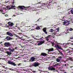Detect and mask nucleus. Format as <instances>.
I'll list each match as a JSON object with an SVG mask.
<instances>
[{"instance_id":"obj_5","label":"nucleus","mask_w":73,"mask_h":73,"mask_svg":"<svg viewBox=\"0 0 73 73\" xmlns=\"http://www.w3.org/2000/svg\"><path fill=\"white\" fill-rule=\"evenodd\" d=\"M8 63L9 64H10V65H13V66H16V64L14 62H13L11 61H9L8 62Z\"/></svg>"},{"instance_id":"obj_11","label":"nucleus","mask_w":73,"mask_h":73,"mask_svg":"<svg viewBox=\"0 0 73 73\" xmlns=\"http://www.w3.org/2000/svg\"><path fill=\"white\" fill-rule=\"evenodd\" d=\"M44 41H41L40 42V43H39L37 45H41L42 44H44Z\"/></svg>"},{"instance_id":"obj_52","label":"nucleus","mask_w":73,"mask_h":73,"mask_svg":"<svg viewBox=\"0 0 73 73\" xmlns=\"http://www.w3.org/2000/svg\"><path fill=\"white\" fill-rule=\"evenodd\" d=\"M5 16H6V17H7V16H8V15L7 14H6L5 15Z\"/></svg>"},{"instance_id":"obj_47","label":"nucleus","mask_w":73,"mask_h":73,"mask_svg":"<svg viewBox=\"0 0 73 73\" xmlns=\"http://www.w3.org/2000/svg\"><path fill=\"white\" fill-rule=\"evenodd\" d=\"M23 24V25H24V23L23 22L22 23V24Z\"/></svg>"},{"instance_id":"obj_26","label":"nucleus","mask_w":73,"mask_h":73,"mask_svg":"<svg viewBox=\"0 0 73 73\" xmlns=\"http://www.w3.org/2000/svg\"><path fill=\"white\" fill-rule=\"evenodd\" d=\"M11 7V9H13V8H15V6L12 5Z\"/></svg>"},{"instance_id":"obj_22","label":"nucleus","mask_w":73,"mask_h":73,"mask_svg":"<svg viewBox=\"0 0 73 73\" xmlns=\"http://www.w3.org/2000/svg\"><path fill=\"white\" fill-rule=\"evenodd\" d=\"M69 59L71 61L73 62V59H72V58H69Z\"/></svg>"},{"instance_id":"obj_63","label":"nucleus","mask_w":73,"mask_h":73,"mask_svg":"<svg viewBox=\"0 0 73 73\" xmlns=\"http://www.w3.org/2000/svg\"><path fill=\"white\" fill-rule=\"evenodd\" d=\"M1 45L2 46H3V44H1Z\"/></svg>"},{"instance_id":"obj_32","label":"nucleus","mask_w":73,"mask_h":73,"mask_svg":"<svg viewBox=\"0 0 73 73\" xmlns=\"http://www.w3.org/2000/svg\"><path fill=\"white\" fill-rule=\"evenodd\" d=\"M15 36H16V37H18H18H19V36H18L17 35H16V34H15Z\"/></svg>"},{"instance_id":"obj_20","label":"nucleus","mask_w":73,"mask_h":73,"mask_svg":"<svg viewBox=\"0 0 73 73\" xmlns=\"http://www.w3.org/2000/svg\"><path fill=\"white\" fill-rule=\"evenodd\" d=\"M59 29H60L59 28H58L56 30H55L56 32H59Z\"/></svg>"},{"instance_id":"obj_38","label":"nucleus","mask_w":73,"mask_h":73,"mask_svg":"<svg viewBox=\"0 0 73 73\" xmlns=\"http://www.w3.org/2000/svg\"><path fill=\"white\" fill-rule=\"evenodd\" d=\"M70 12H71V13H72V15H73V11L71 10Z\"/></svg>"},{"instance_id":"obj_45","label":"nucleus","mask_w":73,"mask_h":73,"mask_svg":"<svg viewBox=\"0 0 73 73\" xmlns=\"http://www.w3.org/2000/svg\"><path fill=\"white\" fill-rule=\"evenodd\" d=\"M36 71H33V73H36Z\"/></svg>"},{"instance_id":"obj_60","label":"nucleus","mask_w":73,"mask_h":73,"mask_svg":"<svg viewBox=\"0 0 73 73\" xmlns=\"http://www.w3.org/2000/svg\"><path fill=\"white\" fill-rule=\"evenodd\" d=\"M13 16H16V15H13Z\"/></svg>"},{"instance_id":"obj_56","label":"nucleus","mask_w":73,"mask_h":73,"mask_svg":"<svg viewBox=\"0 0 73 73\" xmlns=\"http://www.w3.org/2000/svg\"><path fill=\"white\" fill-rule=\"evenodd\" d=\"M64 66H66V64H65V65H64Z\"/></svg>"},{"instance_id":"obj_40","label":"nucleus","mask_w":73,"mask_h":73,"mask_svg":"<svg viewBox=\"0 0 73 73\" xmlns=\"http://www.w3.org/2000/svg\"><path fill=\"white\" fill-rule=\"evenodd\" d=\"M26 43H27V42L25 41V42H24V44H26Z\"/></svg>"},{"instance_id":"obj_14","label":"nucleus","mask_w":73,"mask_h":73,"mask_svg":"<svg viewBox=\"0 0 73 73\" xmlns=\"http://www.w3.org/2000/svg\"><path fill=\"white\" fill-rule=\"evenodd\" d=\"M30 59L33 62V61H35V58L33 57H32V58H30Z\"/></svg>"},{"instance_id":"obj_30","label":"nucleus","mask_w":73,"mask_h":73,"mask_svg":"<svg viewBox=\"0 0 73 73\" xmlns=\"http://www.w3.org/2000/svg\"><path fill=\"white\" fill-rule=\"evenodd\" d=\"M7 35H9L10 33H11L10 32H7Z\"/></svg>"},{"instance_id":"obj_64","label":"nucleus","mask_w":73,"mask_h":73,"mask_svg":"<svg viewBox=\"0 0 73 73\" xmlns=\"http://www.w3.org/2000/svg\"><path fill=\"white\" fill-rule=\"evenodd\" d=\"M39 21V19H38L37 21Z\"/></svg>"},{"instance_id":"obj_2","label":"nucleus","mask_w":73,"mask_h":73,"mask_svg":"<svg viewBox=\"0 0 73 73\" xmlns=\"http://www.w3.org/2000/svg\"><path fill=\"white\" fill-rule=\"evenodd\" d=\"M40 63L37 62H34L33 64L31 63V67L32 66H34V67H37L40 65Z\"/></svg>"},{"instance_id":"obj_37","label":"nucleus","mask_w":73,"mask_h":73,"mask_svg":"<svg viewBox=\"0 0 73 73\" xmlns=\"http://www.w3.org/2000/svg\"><path fill=\"white\" fill-rule=\"evenodd\" d=\"M22 40H23V41H25V40H27V39H23L22 38Z\"/></svg>"},{"instance_id":"obj_17","label":"nucleus","mask_w":73,"mask_h":73,"mask_svg":"<svg viewBox=\"0 0 73 73\" xmlns=\"http://www.w3.org/2000/svg\"><path fill=\"white\" fill-rule=\"evenodd\" d=\"M68 22H69V21H66V22H63V25H66V24L68 23Z\"/></svg>"},{"instance_id":"obj_49","label":"nucleus","mask_w":73,"mask_h":73,"mask_svg":"<svg viewBox=\"0 0 73 73\" xmlns=\"http://www.w3.org/2000/svg\"><path fill=\"white\" fill-rule=\"evenodd\" d=\"M69 49H68L66 50V51H69Z\"/></svg>"},{"instance_id":"obj_59","label":"nucleus","mask_w":73,"mask_h":73,"mask_svg":"<svg viewBox=\"0 0 73 73\" xmlns=\"http://www.w3.org/2000/svg\"><path fill=\"white\" fill-rule=\"evenodd\" d=\"M71 11H73V8L72 9H71Z\"/></svg>"},{"instance_id":"obj_39","label":"nucleus","mask_w":73,"mask_h":73,"mask_svg":"<svg viewBox=\"0 0 73 73\" xmlns=\"http://www.w3.org/2000/svg\"><path fill=\"white\" fill-rule=\"evenodd\" d=\"M9 70H13L12 69V68H9Z\"/></svg>"},{"instance_id":"obj_28","label":"nucleus","mask_w":73,"mask_h":73,"mask_svg":"<svg viewBox=\"0 0 73 73\" xmlns=\"http://www.w3.org/2000/svg\"><path fill=\"white\" fill-rule=\"evenodd\" d=\"M18 38H19V39H21V40H22V38H23V36H22L21 37H19V36H18Z\"/></svg>"},{"instance_id":"obj_19","label":"nucleus","mask_w":73,"mask_h":73,"mask_svg":"<svg viewBox=\"0 0 73 73\" xmlns=\"http://www.w3.org/2000/svg\"><path fill=\"white\" fill-rule=\"evenodd\" d=\"M67 31H73V29L72 28H70L67 29Z\"/></svg>"},{"instance_id":"obj_35","label":"nucleus","mask_w":73,"mask_h":73,"mask_svg":"<svg viewBox=\"0 0 73 73\" xmlns=\"http://www.w3.org/2000/svg\"><path fill=\"white\" fill-rule=\"evenodd\" d=\"M21 63H20L18 64V66H21Z\"/></svg>"},{"instance_id":"obj_58","label":"nucleus","mask_w":73,"mask_h":73,"mask_svg":"<svg viewBox=\"0 0 73 73\" xmlns=\"http://www.w3.org/2000/svg\"><path fill=\"white\" fill-rule=\"evenodd\" d=\"M59 58H62V56H60V57H59Z\"/></svg>"},{"instance_id":"obj_44","label":"nucleus","mask_w":73,"mask_h":73,"mask_svg":"<svg viewBox=\"0 0 73 73\" xmlns=\"http://www.w3.org/2000/svg\"><path fill=\"white\" fill-rule=\"evenodd\" d=\"M1 13H2V14H5V13H4V11H2Z\"/></svg>"},{"instance_id":"obj_51","label":"nucleus","mask_w":73,"mask_h":73,"mask_svg":"<svg viewBox=\"0 0 73 73\" xmlns=\"http://www.w3.org/2000/svg\"><path fill=\"white\" fill-rule=\"evenodd\" d=\"M20 58V56H19L17 58V59H18V58Z\"/></svg>"},{"instance_id":"obj_6","label":"nucleus","mask_w":73,"mask_h":73,"mask_svg":"<svg viewBox=\"0 0 73 73\" xmlns=\"http://www.w3.org/2000/svg\"><path fill=\"white\" fill-rule=\"evenodd\" d=\"M48 69L49 70H55L56 68H53V66H51L50 67H49L48 68Z\"/></svg>"},{"instance_id":"obj_21","label":"nucleus","mask_w":73,"mask_h":73,"mask_svg":"<svg viewBox=\"0 0 73 73\" xmlns=\"http://www.w3.org/2000/svg\"><path fill=\"white\" fill-rule=\"evenodd\" d=\"M58 52H59L60 53V55H61V56H63V53H62V52H60V50H58Z\"/></svg>"},{"instance_id":"obj_18","label":"nucleus","mask_w":73,"mask_h":73,"mask_svg":"<svg viewBox=\"0 0 73 73\" xmlns=\"http://www.w3.org/2000/svg\"><path fill=\"white\" fill-rule=\"evenodd\" d=\"M54 50V49L53 48H51L49 49L48 52H51L52 51H53Z\"/></svg>"},{"instance_id":"obj_61","label":"nucleus","mask_w":73,"mask_h":73,"mask_svg":"<svg viewBox=\"0 0 73 73\" xmlns=\"http://www.w3.org/2000/svg\"><path fill=\"white\" fill-rule=\"evenodd\" d=\"M46 50H49V49H46Z\"/></svg>"},{"instance_id":"obj_42","label":"nucleus","mask_w":73,"mask_h":73,"mask_svg":"<svg viewBox=\"0 0 73 73\" xmlns=\"http://www.w3.org/2000/svg\"><path fill=\"white\" fill-rule=\"evenodd\" d=\"M70 39H73V37L71 36L70 38Z\"/></svg>"},{"instance_id":"obj_53","label":"nucleus","mask_w":73,"mask_h":73,"mask_svg":"<svg viewBox=\"0 0 73 73\" xmlns=\"http://www.w3.org/2000/svg\"><path fill=\"white\" fill-rule=\"evenodd\" d=\"M8 68L7 67L6 68V69H7V70H8Z\"/></svg>"},{"instance_id":"obj_43","label":"nucleus","mask_w":73,"mask_h":73,"mask_svg":"<svg viewBox=\"0 0 73 73\" xmlns=\"http://www.w3.org/2000/svg\"><path fill=\"white\" fill-rule=\"evenodd\" d=\"M44 72V71L42 70H41L40 72V73H41V72Z\"/></svg>"},{"instance_id":"obj_4","label":"nucleus","mask_w":73,"mask_h":73,"mask_svg":"<svg viewBox=\"0 0 73 73\" xmlns=\"http://www.w3.org/2000/svg\"><path fill=\"white\" fill-rule=\"evenodd\" d=\"M4 45L6 47H9L11 46V44L9 42H5L4 43Z\"/></svg>"},{"instance_id":"obj_15","label":"nucleus","mask_w":73,"mask_h":73,"mask_svg":"<svg viewBox=\"0 0 73 73\" xmlns=\"http://www.w3.org/2000/svg\"><path fill=\"white\" fill-rule=\"evenodd\" d=\"M46 55H47V54H46L45 53H42L41 54V56H43L44 57H45V56H46Z\"/></svg>"},{"instance_id":"obj_33","label":"nucleus","mask_w":73,"mask_h":73,"mask_svg":"<svg viewBox=\"0 0 73 73\" xmlns=\"http://www.w3.org/2000/svg\"><path fill=\"white\" fill-rule=\"evenodd\" d=\"M54 45H55V43H52V46H54Z\"/></svg>"},{"instance_id":"obj_46","label":"nucleus","mask_w":73,"mask_h":73,"mask_svg":"<svg viewBox=\"0 0 73 73\" xmlns=\"http://www.w3.org/2000/svg\"><path fill=\"white\" fill-rule=\"evenodd\" d=\"M15 49H16V50H17V47H16L15 48Z\"/></svg>"},{"instance_id":"obj_24","label":"nucleus","mask_w":73,"mask_h":73,"mask_svg":"<svg viewBox=\"0 0 73 73\" xmlns=\"http://www.w3.org/2000/svg\"><path fill=\"white\" fill-rule=\"evenodd\" d=\"M49 31L50 32H53V30L52 29H51Z\"/></svg>"},{"instance_id":"obj_54","label":"nucleus","mask_w":73,"mask_h":73,"mask_svg":"<svg viewBox=\"0 0 73 73\" xmlns=\"http://www.w3.org/2000/svg\"><path fill=\"white\" fill-rule=\"evenodd\" d=\"M49 52H50V51H49V50H48V54H49Z\"/></svg>"},{"instance_id":"obj_10","label":"nucleus","mask_w":73,"mask_h":73,"mask_svg":"<svg viewBox=\"0 0 73 73\" xmlns=\"http://www.w3.org/2000/svg\"><path fill=\"white\" fill-rule=\"evenodd\" d=\"M5 39L7 40L8 41H9V40H12V38L10 37L9 36H7L6 37Z\"/></svg>"},{"instance_id":"obj_25","label":"nucleus","mask_w":73,"mask_h":73,"mask_svg":"<svg viewBox=\"0 0 73 73\" xmlns=\"http://www.w3.org/2000/svg\"><path fill=\"white\" fill-rule=\"evenodd\" d=\"M9 36H11V37H12L13 36V35H12V34L11 33H10Z\"/></svg>"},{"instance_id":"obj_1","label":"nucleus","mask_w":73,"mask_h":73,"mask_svg":"<svg viewBox=\"0 0 73 73\" xmlns=\"http://www.w3.org/2000/svg\"><path fill=\"white\" fill-rule=\"evenodd\" d=\"M18 7L19 8L21 9V10L23 9V10H25V11H29L30 9H29V7H25L24 6H19Z\"/></svg>"},{"instance_id":"obj_31","label":"nucleus","mask_w":73,"mask_h":73,"mask_svg":"<svg viewBox=\"0 0 73 73\" xmlns=\"http://www.w3.org/2000/svg\"><path fill=\"white\" fill-rule=\"evenodd\" d=\"M64 67V64H62V65L61 66V68H63Z\"/></svg>"},{"instance_id":"obj_3","label":"nucleus","mask_w":73,"mask_h":73,"mask_svg":"<svg viewBox=\"0 0 73 73\" xmlns=\"http://www.w3.org/2000/svg\"><path fill=\"white\" fill-rule=\"evenodd\" d=\"M9 25H7V27L9 28V29L11 28V27H12L13 25H14V24L13 23L11 22H9L8 23Z\"/></svg>"},{"instance_id":"obj_34","label":"nucleus","mask_w":73,"mask_h":73,"mask_svg":"<svg viewBox=\"0 0 73 73\" xmlns=\"http://www.w3.org/2000/svg\"><path fill=\"white\" fill-rule=\"evenodd\" d=\"M0 11L1 12H3V9H1Z\"/></svg>"},{"instance_id":"obj_9","label":"nucleus","mask_w":73,"mask_h":73,"mask_svg":"<svg viewBox=\"0 0 73 73\" xmlns=\"http://www.w3.org/2000/svg\"><path fill=\"white\" fill-rule=\"evenodd\" d=\"M43 31L45 33L46 35L48 34V32H46V28H44L43 29Z\"/></svg>"},{"instance_id":"obj_50","label":"nucleus","mask_w":73,"mask_h":73,"mask_svg":"<svg viewBox=\"0 0 73 73\" xmlns=\"http://www.w3.org/2000/svg\"><path fill=\"white\" fill-rule=\"evenodd\" d=\"M44 5H46V3H44Z\"/></svg>"},{"instance_id":"obj_12","label":"nucleus","mask_w":73,"mask_h":73,"mask_svg":"<svg viewBox=\"0 0 73 73\" xmlns=\"http://www.w3.org/2000/svg\"><path fill=\"white\" fill-rule=\"evenodd\" d=\"M49 37H50V35H48V36H46L45 37V38L47 40V41H49Z\"/></svg>"},{"instance_id":"obj_55","label":"nucleus","mask_w":73,"mask_h":73,"mask_svg":"<svg viewBox=\"0 0 73 73\" xmlns=\"http://www.w3.org/2000/svg\"><path fill=\"white\" fill-rule=\"evenodd\" d=\"M41 70H40V69H39L38 70L39 71H40Z\"/></svg>"},{"instance_id":"obj_57","label":"nucleus","mask_w":73,"mask_h":73,"mask_svg":"<svg viewBox=\"0 0 73 73\" xmlns=\"http://www.w3.org/2000/svg\"><path fill=\"white\" fill-rule=\"evenodd\" d=\"M70 11H69V12H68V13L69 14H70Z\"/></svg>"},{"instance_id":"obj_41","label":"nucleus","mask_w":73,"mask_h":73,"mask_svg":"<svg viewBox=\"0 0 73 73\" xmlns=\"http://www.w3.org/2000/svg\"><path fill=\"white\" fill-rule=\"evenodd\" d=\"M3 8L4 9H6L7 10V8H6H6H5V7H3Z\"/></svg>"},{"instance_id":"obj_13","label":"nucleus","mask_w":73,"mask_h":73,"mask_svg":"<svg viewBox=\"0 0 73 73\" xmlns=\"http://www.w3.org/2000/svg\"><path fill=\"white\" fill-rule=\"evenodd\" d=\"M6 53L7 54V55H9L12 54V53L11 52H10V51H6Z\"/></svg>"},{"instance_id":"obj_23","label":"nucleus","mask_w":73,"mask_h":73,"mask_svg":"<svg viewBox=\"0 0 73 73\" xmlns=\"http://www.w3.org/2000/svg\"><path fill=\"white\" fill-rule=\"evenodd\" d=\"M56 61L57 62H59L60 61V59H59L58 58L57 59Z\"/></svg>"},{"instance_id":"obj_27","label":"nucleus","mask_w":73,"mask_h":73,"mask_svg":"<svg viewBox=\"0 0 73 73\" xmlns=\"http://www.w3.org/2000/svg\"><path fill=\"white\" fill-rule=\"evenodd\" d=\"M36 29H37V30H38L40 29V27H37L36 28Z\"/></svg>"},{"instance_id":"obj_7","label":"nucleus","mask_w":73,"mask_h":73,"mask_svg":"<svg viewBox=\"0 0 73 73\" xmlns=\"http://www.w3.org/2000/svg\"><path fill=\"white\" fill-rule=\"evenodd\" d=\"M7 50H9V51L11 52H13L14 51H15V49L14 48H12L9 47L8 49H7Z\"/></svg>"},{"instance_id":"obj_48","label":"nucleus","mask_w":73,"mask_h":73,"mask_svg":"<svg viewBox=\"0 0 73 73\" xmlns=\"http://www.w3.org/2000/svg\"><path fill=\"white\" fill-rule=\"evenodd\" d=\"M59 64H60V63H57L56 65H57V66H58V65Z\"/></svg>"},{"instance_id":"obj_62","label":"nucleus","mask_w":73,"mask_h":73,"mask_svg":"<svg viewBox=\"0 0 73 73\" xmlns=\"http://www.w3.org/2000/svg\"><path fill=\"white\" fill-rule=\"evenodd\" d=\"M71 45H73V43H71Z\"/></svg>"},{"instance_id":"obj_29","label":"nucleus","mask_w":73,"mask_h":73,"mask_svg":"<svg viewBox=\"0 0 73 73\" xmlns=\"http://www.w3.org/2000/svg\"><path fill=\"white\" fill-rule=\"evenodd\" d=\"M57 33V32L54 31V35H56Z\"/></svg>"},{"instance_id":"obj_16","label":"nucleus","mask_w":73,"mask_h":73,"mask_svg":"<svg viewBox=\"0 0 73 73\" xmlns=\"http://www.w3.org/2000/svg\"><path fill=\"white\" fill-rule=\"evenodd\" d=\"M6 10L8 9V10L11 9V8L10 6H7L6 7Z\"/></svg>"},{"instance_id":"obj_36","label":"nucleus","mask_w":73,"mask_h":73,"mask_svg":"<svg viewBox=\"0 0 73 73\" xmlns=\"http://www.w3.org/2000/svg\"><path fill=\"white\" fill-rule=\"evenodd\" d=\"M9 1H7V2L6 1H5L6 3H9Z\"/></svg>"},{"instance_id":"obj_8","label":"nucleus","mask_w":73,"mask_h":73,"mask_svg":"<svg viewBox=\"0 0 73 73\" xmlns=\"http://www.w3.org/2000/svg\"><path fill=\"white\" fill-rule=\"evenodd\" d=\"M55 47L56 48H58V49H61V50H62V48L60 46L58 45V44L55 45Z\"/></svg>"}]
</instances>
